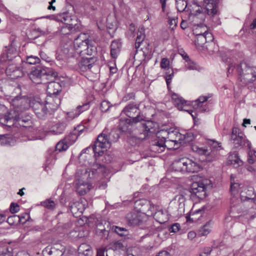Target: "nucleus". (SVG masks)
<instances>
[{"label":"nucleus","mask_w":256,"mask_h":256,"mask_svg":"<svg viewBox=\"0 0 256 256\" xmlns=\"http://www.w3.org/2000/svg\"><path fill=\"white\" fill-rule=\"evenodd\" d=\"M56 74L48 68L38 67L32 70L29 74L32 81L36 84H48L46 92L48 96H56L62 90V85L58 82H48L50 78L55 77Z\"/></svg>","instance_id":"obj_1"},{"label":"nucleus","mask_w":256,"mask_h":256,"mask_svg":"<svg viewBox=\"0 0 256 256\" xmlns=\"http://www.w3.org/2000/svg\"><path fill=\"white\" fill-rule=\"evenodd\" d=\"M238 80L242 85L248 86L252 90L255 88L254 82L256 80V67L250 66L246 62H242L236 67Z\"/></svg>","instance_id":"obj_2"},{"label":"nucleus","mask_w":256,"mask_h":256,"mask_svg":"<svg viewBox=\"0 0 256 256\" xmlns=\"http://www.w3.org/2000/svg\"><path fill=\"white\" fill-rule=\"evenodd\" d=\"M96 177L94 168L78 170L76 174V190L80 196L84 195L89 190L90 180Z\"/></svg>","instance_id":"obj_3"},{"label":"nucleus","mask_w":256,"mask_h":256,"mask_svg":"<svg viewBox=\"0 0 256 256\" xmlns=\"http://www.w3.org/2000/svg\"><path fill=\"white\" fill-rule=\"evenodd\" d=\"M210 148L200 147L196 144H192V150L199 155H204L208 162H212L218 158L220 156V151L222 150L221 144L217 141L210 140L208 142Z\"/></svg>","instance_id":"obj_4"},{"label":"nucleus","mask_w":256,"mask_h":256,"mask_svg":"<svg viewBox=\"0 0 256 256\" xmlns=\"http://www.w3.org/2000/svg\"><path fill=\"white\" fill-rule=\"evenodd\" d=\"M0 123L2 125L10 127L14 125L17 126L26 127L31 124V116L26 112L16 114L12 115H4L0 118Z\"/></svg>","instance_id":"obj_5"},{"label":"nucleus","mask_w":256,"mask_h":256,"mask_svg":"<svg viewBox=\"0 0 256 256\" xmlns=\"http://www.w3.org/2000/svg\"><path fill=\"white\" fill-rule=\"evenodd\" d=\"M172 169L182 173H194L198 172L200 168V164L195 160L187 158L176 160L172 164Z\"/></svg>","instance_id":"obj_6"},{"label":"nucleus","mask_w":256,"mask_h":256,"mask_svg":"<svg viewBox=\"0 0 256 256\" xmlns=\"http://www.w3.org/2000/svg\"><path fill=\"white\" fill-rule=\"evenodd\" d=\"M31 106V98L15 97L12 100L10 110L5 115H14L24 112Z\"/></svg>","instance_id":"obj_7"},{"label":"nucleus","mask_w":256,"mask_h":256,"mask_svg":"<svg viewBox=\"0 0 256 256\" xmlns=\"http://www.w3.org/2000/svg\"><path fill=\"white\" fill-rule=\"evenodd\" d=\"M119 130L113 129L110 132L105 129L97 137V146L101 148H109L111 142H116L120 138Z\"/></svg>","instance_id":"obj_8"},{"label":"nucleus","mask_w":256,"mask_h":256,"mask_svg":"<svg viewBox=\"0 0 256 256\" xmlns=\"http://www.w3.org/2000/svg\"><path fill=\"white\" fill-rule=\"evenodd\" d=\"M36 116L40 119L46 120L52 115L44 100L38 96L31 98V106Z\"/></svg>","instance_id":"obj_9"},{"label":"nucleus","mask_w":256,"mask_h":256,"mask_svg":"<svg viewBox=\"0 0 256 256\" xmlns=\"http://www.w3.org/2000/svg\"><path fill=\"white\" fill-rule=\"evenodd\" d=\"M170 130L171 129L168 130L162 129L157 132L156 138L152 142V150L158 153L164 151L165 143L167 142Z\"/></svg>","instance_id":"obj_10"},{"label":"nucleus","mask_w":256,"mask_h":256,"mask_svg":"<svg viewBox=\"0 0 256 256\" xmlns=\"http://www.w3.org/2000/svg\"><path fill=\"white\" fill-rule=\"evenodd\" d=\"M231 141L236 148H238L241 146L248 147L250 148V142L246 139L244 134L240 132L238 128H233L231 134Z\"/></svg>","instance_id":"obj_11"},{"label":"nucleus","mask_w":256,"mask_h":256,"mask_svg":"<svg viewBox=\"0 0 256 256\" xmlns=\"http://www.w3.org/2000/svg\"><path fill=\"white\" fill-rule=\"evenodd\" d=\"M210 184L208 180H202L192 184L190 188V192L196 195L200 199L204 198L206 196V190Z\"/></svg>","instance_id":"obj_12"},{"label":"nucleus","mask_w":256,"mask_h":256,"mask_svg":"<svg viewBox=\"0 0 256 256\" xmlns=\"http://www.w3.org/2000/svg\"><path fill=\"white\" fill-rule=\"evenodd\" d=\"M126 224L131 226H136L142 224L146 220L144 214L139 212L132 211L126 216Z\"/></svg>","instance_id":"obj_13"},{"label":"nucleus","mask_w":256,"mask_h":256,"mask_svg":"<svg viewBox=\"0 0 256 256\" xmlns=\"http://www.w3.org/2000/svg\"><path fill=\"white\" fill-rule=\"evenodd\" d=\"M85 34H80L74 38V47L76 55L82 56L86 54L88 40L86 39Z\"/></svg>","instance_id":"obj_14"},{"label":"nucleus","mask_w":256,"mask_h":256,"mask_svg":"<svg viewBox=\"0 0 256 256\" xmlns=\"http://www.w3.org/2000/svg\"><path fill=\"white\" fill-rule=\"evenodd\" d=\"M185 198L182 194H178L170 203V208L174 209V214L182 216L184 212Z\"/></svg>","instance_id":"obj_15"},{"label":"nucleus","mask_w":256,"mask_h":256,"mask_svg":"<svg viewBox=\"0 0 256 256\" xmlns=\"http://www.w3.org/2000/svg\"><path fill=\"white\" fill-rule=\"evenodd\" d=\"M62 22L66 25V27L62 28V34H70V32L76 30L78 28V20L76 16H72L67 14H64L62 16Z\"/></svg>","instance_id":"obj_16"},{"label":"nucleus","mask_w":256,"mask_h":256,"mask_svg":"<svg viewBox=\"0 0 256 256\" xmlns=\"http://www.w3.org/2000/svg\"><path fill=\"white\" fill-rule=\"evenodd\" d=\"M80 158H86L87 160V164L90 166H94L96 163V141L94 142L92 148L88 147L82 152Z\"/></svg>","instance_id":"obj_17"},{"label":"nucleus","mask_w":256,"mask_h":256,"mask_svg":"<svg viewBox=\"0 0 256 256\" xmlns=\"http://www.w3.org/2000/svg\"><path fill=\"white\" fill-rule=\"evenodd\" d=\"M64 248L60 244H54L47 246L43 250L44 256H62L64 253Z\"/></svg>","instance_id":"obj_18"},{"label":"nucleus","mask_w":256,"mask_h":256,"mask_svg":"<svg viewBox=\"0 0 256 256\" xmlns=\"http://www.w3.org/2000/svg\"><path fill=\"white\" fill-rule=\"evenodd\" d=\"M94 98L93 100H88L86 102L78 106L74 110L68 112L66 118L70 120L78 117L80 114L90 108V105L94 103Z\"/></svg>","instance_id":"obj_19"},{"label":"nucleus","mask_w":256,"mask_h":256,"mask_svg":"<svg viewBox=\"0 0 256 256\" xmlns=\"http://www.w3.org/2000/svg\"><path fill=\"white\" fill-rule=\"evenodd\" d=\"M134 206L137 210L136 212L143 214L150 212V214H153L154 205H152L150 202L146 200L140 199L136 200Z\"/></svg>","instance_id":"obj_20"},{"label":"nucleus","mask_w":256,"mask_h":256,"mask_svg":"<svg viewBox=\"0 0 256 256\" xmlns=\"http://www.w3.org/2000/svg\"><path fill=\"white\" fill-rule=\"evenodd\" d=\"M172 98L174 105L178 110L188 112L191 114L194 120L196 118V114L195 112L192 110H186L184 108V107L186 106L187 101L184 100L182 97L174 93L172 95Z\"/></svg>","instance_id":"obj_21"},{"label":"nucleus","mask_w":256,"mask_h":256,"mask_svg":"<svg viewBox=\"0 0 256 256\" xmlns=\"http://www.w3.org/2000/svg\"><path fill=\"white\" fill-rule=\"evenodd\" d=\"M144 119L143 116H138L132 118H126L120 120L118 124V130L121 132H126L129 129V126L134 124H136Z\"/></svg>","instance_id":"obj_22"},{"label":"nucleus","mask_w":256,"mask_h":256,"mask_svg":"<svg viewBox=\"0 0 256 256\" xmlns=\"http://www.w3.org/2000/svg\"><path fill=\"white\" fill-rule=\"evenodd\" d=\"M76 56L74 48H72L70 46L66 44L58 52L56 58L58 60L66 62L69 58Z\"/></svg>","instance_id":"obj_23"},{"label":"nucleus","mask_w":256,"mask_h":256,"mask_svg":"<svg viewBox=\"0 0 256 256\" xmlns=\"http://www.w3.org/2000/svg\"><path fill=\"white\" fill-rule=\"evenodd\" d=\"M84 126H78L64 140L70 146L76 141L78 136L84 133Z\"/></svg>","instance_id":"obj_24"},{"label":"nucleus","mask_w":256,"mask_h":256,"mask_svg":"<svg viewBox=\"0 0 256 256\" xmlns=\"http://www.w3.org/2000/svg\"><path fill=\"white\" fill-rule=\"evenodd\" d=\"M155 134V129L153 128V124L151 122H147L142 124V132L140 134L138 138L144 140L152 136Z\"/></svg>","instance_id":"obj_25"},{"label":"nucleus","mask_w":256,"mask_h":256,"mask_svg":"<svg viewBox=\"0 0 256 256\" xmlns=\"http://www.w3.org/2000/svg\"><path fill=\"white\" fill-rule=\"evenodd\" d=\"M122 114H125L130 118H135L134 116V114H136V116H142L140 114L139 106L138 105L134 103H130L126 105L122 110Z\"/></svg>","instance_id":"obj_26"},{"label":"nucleus","mask_w":256,"mask_h":256,"mask_svg":"<svg viewBox=\"0 0 256 256\" xmlns=\"http://www.w3.org/2000/svg\"><path fill=\"white\" fill-rule=\"evenodd\" d=\"M44 102L52 114L58 109L60 104V98L56 96L53 97L52 96H48Z\"/></svg>","instance_id":"obj_27"},{"label":"nucleus","mask_w":256,"mask_h":256,"mask_svg":"<svg viewBox=\"0 0 256 256\" xmlns=\"http://www.w3.org/2000/svg\"><path fill=\"white\" fill-rule=\"evenodd\" d=\"M17 54L18 52L14 47L12 46H10L8 48L6 47L4 52L0 56V61L2 62L11 60L13 58H16Z\"/></svg>","instance_id":"obj_28"},{"label":"nucleus","mask_w":256,"mask_h":256,"mask_svg":"<svg viewBox=\"0 0 256 256\" xmlns=\"http://www.w3.org/2000/svg\"><path fill=\"white\" fill-rule=\"evenodd\" d=\"M217 0H204L202 6L208 15L213 16L217 12Z\"/></svg>","instance_id":"obj_29"},{"label":"nucleus","mask_w":256,"mask_h":256,"mask_svg":"<svg viewBox=\"0 0 256 256\" xmlns=\"http://www.w3.org/2000/svg\"><path fill=\"white\" fill-rule=\"evenodd\" d=\"M68 207L69 210L75 217L80 216L84 210L83 204L78 201L70 202Z\"/></svg>","instance_id":"obj_30"},{"label":"nucleus","mask_w":256,"mask_h":256,"mask_svg":"<svg viewBox=\"0 0 256 256\" xmlns=\"http://www.w3.org/2000/svg\"><path fill=\"white\" fill-rule=\"evenodd\" d=\"M209 97L208 96H200L198 99L192 102L194 108L198 112H204L207 110L206 104H204V102L207 101Z\"/></svg>","instance_id":"obj_31"},{"label":"nucleus","mask_w":256,"mask_h":256,"mask_svg":"<svg viewBox=\"0 0 256 256\" xmlns=\"http://www.w3.org/2000/svg\"><path fill=\"white\" fill-rule=\"evenodd\" d=\"M93 57L82 58L78 63V68L81 71H87L91 69L92 67L94 61Z\"/></svg>","instance_id":"obj_32"},{"label":"nucleus","mask_w":256,"mask_h":256,"mask_svg":"<svg viewBox=\"0 0 256 256\" xmlns=\"http://www.w3.org/2000/svg\"><path fill=\"white\" fill-rule=\"evenodd\" d=\"M194 5L196 7V10L194 8L192 10L190 9V14L191 16H193L194 20L200 18L202 22H203L206 17L205 13L202 10V8L199 6H197L196 3L194 4Z\"/></svg>","instance_id":"obj_33"},{"label":"nucleus","mask_w":256,"mask_h":256,"mask_svg":"<svg viewBox=\"0 0 256 256\" xmlns=\"http://www.w3.org/2000/svg\"><path fill=\"white\" fill-rule=\"evenodd\" d=\"M79 256H90L92 254L91 246L85 243L82 244L78 249Z\"/></svg>","instance_id":"obj_34"},{"label":"nucleus","mask_w":256,"mask_h":256,"mask_svg":"<svg viewBox=\"0 0 256 256\" xmlns=\"http://www.w3.org/2000/svg\"><path fill=\"white\" fill-rule=\"evenodd\" d=\"M212 34L211 33H208L205 35L197 36L195 42L196 44L202 46L208 42L212 41Z\"/></svg>","instance_id":"obj_35"},{"label":"nucleus","mask_w":256,"mask_h":256,"mask_svg":"<svg viewBox=\"0 0 256 256\" xmlns=\"http://www.w3.org/2000/svg\"><path fill=\"white\" fill-rule=\"evenodd\" d=\"M144 29L143 27L140 28L138 30L135 43V48L136 49L139 48L140 46V44L144 41Z\"/></svg>","instance_id":"obj_36"},{"label":"nucleus","mask_w":256,"mask_h":256,"mask_svg":"<svg viewBox=\"0 0 256 256\" xmlns=\"http://www.w3.org/2000/svg\"><path fill=\"white\" fill-rule=\"evenodd\" d=\"M228 160L231 164L236 167L240 166L243 164L242 161L240 159L238 154L236 153L230 154L228 156Z\"/></svg>","instance_id":"obj_37"},{"label":"nucleus","mask_w":256,"mask_h":256,"mask_svg":"<svg viewBox=\"0 0 256 256\" xmlns=\"http://www.w3.org/2000/svg\"><path fill=\"white\" fill-rule=\"evenodd\" d=\"M212 228V222L208 221L204 226H203L198 230V234L200 236H205L208 235L211 231Z\"/></svg>","instance_id":"obj_38"},{"label":"nucleus","mask_w":256,"mask_h":256,"mask_svg":"<svg viewBox=\"0 0 256 256\" xmlns=\"http://www.w3.org/2000/svg\"><path fill=\"white\" fill-rule=\"evenodd\" d=\"M154 219L160 224H164L168 220L166 215L162 210H158L154 214Z\"/></svg>","instance_id":"obj_39"},{"label":"nucleus","mask_w":256,"mask_h":256,"mask_svg":"<svg viewBox=\"0 0 256 256\" xmlns=\"http://www.w3.org/2000/svg\"><path fill=\"white\" fill-rule=\"evenodd\" d=\"M193 33L196 36L205 35L206 34L208 33L207 32V28L202 24H198L194 29Z\"/></svg>","instance_id":"obj_40"},{"label":"nucleus","mask_w":256,"mask_h":256,"mask_svg":"<svg viewBox=\"0 0 256 256\" xmlns=\"http://www.w3.org/2000/svg\"><path fill=\"white\" fill-rule=\"evenodd\" d=\"M14 144V141L8 135H0V146H11Z\"/></svg>","instance_id":"obj_41"},{"label":"nucleus","mask_w":256,"mask_h":256,"mask_svg":"<svg viewBox=\"0 0 256 256\" xmlns=\"http://www.w3.org/2000/svg\"><path fill=\"white\" fill-rule=\"evenodd\" d=\"M67 124L66 122H62L56 124L52 129V132L54 134H60L64 132Z\"/></svg>","instance_id":"obj_42"},{"label":"nucleus","mask_w":256,"mask_h":256,"mask_svg":"<svg viewBox=\"0 0 256 256\" xmlns=\"http://www.w3.org/2000/svg\"><path fill=\"white\" fill-rule=\"evenodd\" d=\"M68 144L64 139L60 141L56 146V150L58 152L64 151L69 147Z\"/></svg>","instance_id":"obj_43"},{"label":"nucleus","mask_w":256,"mask_h":256,"mask_svg":"<svg viewBox=\"0 0 256 256\" xmlns=\"http://www.w3.org/2000/svg\"><path fill=\"white\" fill-rule=\"evenodd\" d=\"M0 256H12V248L8 246L0 248Z\"/></svg>","instance_id":"obj_44"},{"label":"nucleus","mask_w":256,"mask_h":256,"mask_svg":"<svg viewBox=\"0 0 256 256\" xmlns=\"http://www.w3.org/2000/svg\"><path fill=\"white\" fill-rule=\"evenodd\" d=\"M178 10L179 12H184L186 10L187 6V0H176Z\"/></svg>","instance_id":"obj_45"},{"label":"nucleus","mask_w":256,"mask_h":256,"mask_svg":"<svg viewBox=\"0 0 256 256\" xmlns=\"http://www.w3.org/2000/svg\"><path fill=\"white\" fill-rule=\"evenodd\" d=\"M242 184L238 183H232L230 188V190L232 194L234 195L236 194L238 192H240L242 191V188L241 186Z\"/></svg>","instance_id":"obj_46"},{"label":"nucleus","mask_w":256,"mask_h":256,"mask_svg":"<svg viewBox=\"0 0 256 256\" xmlns=\"http://www.w3.org/2000/svg\"><path fill=\"white\" fill-rule=\"evenodd\" d=\"M252 194H253V188L251 187L248 188H242L240 192L241 196L248 199L251 198L250 196H251Z\"/></svg>","instance_id":"obj_47"},{"label":"nucleus","mask_w":256,"mask_h":256,"mask_svg":"<svg viewBox=\"0 0 256 256\" xmlns=\"http://www.w3.org/2000/svg\"><path fill=\"white\" fill-rule=\"evenodd\" d=\"M86 49L85 53L88 55L92 56L96 54V46L90 44L89 40Z\"/></svg>","instance_id":"obj_48"},{"label":"nucleus","mask_w":256,"mask_h":256,"mask_svg":"<svg viewBox=\"0 0 256 256\" xmlns=\"http://www.w3.org/2000/svg\"><path fill=\"white\" fill-rule=\"evenodd\" d=\"M112 229L116 234L120 236H124L128 234V230L125 228L114 226H113Z\"/></svg>","instance_id":"obj_49"},{"label":"nucleus","mask_w":256,"mask_h":256,"mask_svg":"<svg viewBox=\"0 0 256 256\" xmlns=\"http://www.w3.org/2000/svg\"><path fill=\"white\" fill-rule=\"evenodd\" d=\"M42 205L44 206V207L50 209V210H53L55 208L56 204L54 202L51 200H46L43 202H42Z\"/></svg>","instance_id":"obj_50"},{"label":"nucleus","mask_w":256,"mask_h":256,"mask_svg":"<svg viewBox=\"0 0 256 256\" xmlns=\"http://www.w3.org/2000/svg\"><path fill=\"white\" fill-rule=\"evenodd\" d=\"M178 135V133L177 131L171 129V130L168 136V141H170L174 142H176L178 140L176 139V136Z\"/></svg>","instance_id":"obj_51"},{"label":"nucleus","mask_w":256,"mask_h":256,"mask_svg":"<svg viewBox=\"0 0 256 256\" xmlns=\"http://www.w3.org/2000/svg\"><path fill=\"white\" fill-rule=\"evenodd\" d=\"M40 59L36 56H28L26 58V63L30 64H35L39 63Z\"/></svg>","instance_id":"obj_52"},{"label":"nucleus","mask_w":256,"mask_h":256,"mask_svg":"<svg viewBox=\"0 0 256 256\" xmlns=\"http://www.w3.org/2000/svg\"><path fill=\"white\" fill-rule=\"evenodd\" d=\"M185 66L187 69L190 70H196L198 67L197 64L191 60H188V61L186 62Z\"/></svg>","instance_id":"obj_53"},{"label":"nucleus","mask_w":256,"mask_h":256,"mask_svg":"<svg viewBox=\"0 0 256 256\" xmlns=\"http://www.w3.org/2000/svg\"><path fill=\"white\" fill-rule=\"evenodd\" d=\"M20 220V218L18 215H13L8 216L7 219V222L10 225L14 224L16 222H18V221Z\"/></svg>","instance_id":"obj_54"},{"label":"nucleus","mask_w":256,"mask_h":256,"mask_svg":"<svg viewBox=\"0 0 256 256\" xmlns=\"http://www.w3.org/2000/svg\"><path fill=\"white\" fill-rule=\"evenodd\" d=\"M18 68V67H17L14 64H10L6 70V73L8 76H12L14 72Z\"/></svg>","instance_id":"obj_55"},{"label":"nucleus","mask_w":256,"mask_h":256,"mask_svg":"<svg viewBox=\"0 0 256 256\" xmlns=\"http://www.w3.org/2000/svg\"><path fill=\"white\" fill-rule=\"evenodd\" d=\"M110 105L108 102L104 100L102 102L100 106V110L102 112H106L110 108Z\"/></svg>","instance_id":"obj_56"},{"label":"nucleus","mask_w":256,"mask_h":256,"mask_svg":"<svg viewBox=\"0 0 256 256\" xmlns=\"http://www.w3.org/2000/svg\"><path fill=\"white\" fill-rule=\"evenodd\" d=\"M24 75L23 72L20 68H18L14 72L13 74L11 76L12 78H16L22 76Z\"/></svg>","instance_id":"obj_57"},{"label":"nucleus","mask_w":256,"mask_h":256,"mask_svg":"<svg viewBox=\"0 0 256 256\" xmlns=\"http://www.w3.org/2000/svg\"><path fill=\"white\" fill-rule=\"evenodd\" d=\"M124 248L122 243L120 241L116 242L114 243L112 248L114 250H118L122 249Z\"/></svg>","instance_id":"obj_58"},{"label":"nucleus","mask_w":256,"mask_h":256,"mask_svg":"<svg viewBox=\"0 0 256 256\" xmlns=\"http://www.w3.org/2000/svg\"><path fill=\"white\" fill-rule=\"evenodd\" d=\"M20 210L19 206L16 203H12L10 206V211L12 213L14 214L18 212Z\"/></svg>","instance_id":"obj_59"},{"label":"nucleus","mask_w":256,"mask_h":256,"mask_svg":"<svg viewBox=\"0 0 256 256\" xmlns=\"http://www.w3.org/2000/svg\"><path fill=\"white\" fill-rule=\"evenodd\" d=\"M180 229V225L178 223L173 224L169 228L170 232H176Z\"/></svg>","instance_id":"obj_60"},{"label":"nucleus","mask_w":256,"mask_h":256,"mask_svg":"<svg viewBox=\"0 0 256 256\" xmlns=\"http://www.w3.org/2000/svg\"><path fill=\"white\" fill-rule=\"evenodd\" d=\"M212 248L210 247H206L204 248L202 252L200 254V256H208L210 254Z\"/></svg>","instance_id":"obj_61"},{"label":"nucleus","mask_w":256,"mask_h":256,"mask_svg":"<svg viewBox=\"0 0 256 256\" xmlns=\"http://www.w3.org/2000/svg\"><path fill=\"white\" fill-rule=\"evenodd\" d=\"M170 64V61L167 58H162L160 62V66L162 68H167Z\"/></svg>","instance_id":"obj_62"},{"label":"nucleus","mask_w":256,"mask_h":256,"mask_svg":"<svg viewBox=\"0 0 256 256\" xmlns=\"http://www.w3.org/2000/svg\"><path fill=\"white\" fill-rule=\"evenodd\" d=\"M106 172L107 170L104 166L97 164V173L101 172L103 174L106 173Z\"/></svg>","instance_id":"obj_63"},{"label":"nucleus","mask_w":256,"mask_h":256,"mask_svg":"<svg viewBox=\"0 0 256 256\" xmlns=\"http://www.w3.org/2000/svg\"><path fill=\"white\" fill-rule=\"evenodd\" d=\"M127 256H140L136 253V249L135 248H129L127 251Z\"/></svg>","instance_id":"obj_64"}]
</instances>
